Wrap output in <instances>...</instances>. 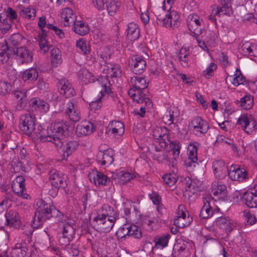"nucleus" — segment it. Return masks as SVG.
I'll return each instance as SVG.
<instances>
[{
    "label": "nucleus",
    "mask_w": 257,
    "mask_h": 257,
    "mask_svg": "<svg viewBox=\"0 0 257 257\" xmlns=\"http://www.w3.org/2000/svg\"><path fill=\"white\" fill-rule=\"evenodd\" d=\"M36 206L37 208L32 225L35 228L40 227L44 221L50 219L53 216H56L59 220L60 219L59 214H63L51 204L46 203L41 199H39L36 201Z\"/></svg>",
    "instance_id": "obj_1"
},
{
    "label": "nucleus",
    "mask_w": 257,
    "mask_h": 257,
    "mask_svg": "<svg viewBox=\"0 0 257 257\" xmlns=\"http://www.w3.org/2000/svg\"><path fill=\"white\" fill-rule=\"evenodd\" d=\"M58 220L62 224L61 231L58 234L59 243L62 246H66L72 240L75 234L73 220L64 214H59Z\"/></svg>",
    "instance_id": "obj_2"
},
{
    "label": "nucleus",
    "mask_w": 257,
    "mask_h": 257,
    "mask_svg": "<svg viewBox=\"0 0 257 257\" xmlns=\"http://www.w3.org/2000/svg\"><path fill=\"white\" fill-rule=\"evenodd\" d=\"M69 125L68 123L63 120H57L52 122L50 127V131L51 134L46 135H41L40 139L42 142H52L54 144V139H59L63 140L64 138L67 135Z\"/></svg>",
    "instance_id": "obj_3"
},
{
    "label": "nucleus",
    "mask_w": 257,
    "mask_h": 257,
    "mask_svg": "<svg viewBox=\"0 0 257 257\" xmlns=\"http://www.w3.org/2000/svg\"><path fill=\"white\" fill-rule=\"evenodd\" d=\"M54 140V145L58 152L62 154L63 160H66L69 156L72 155L78 148L79 143L75 140L69 141L64 143L63 140L56 139Z\"/></svg>",
    "instance_id": "obj_4"
},
{
    "label": "nucleus",
    "mask_w": 257,
    "mask_h": 257,
    "mask_svg": "<svg viewBox=\"0 0 257 257\" xmlns=\"http://www.w3.org/2000/svg\"><path fill=\"white\" fill-rule=\"evenodd\" d=\"M179 15L174 11H170L168 14L159 15L157 17L156 22L158 25L166 28H177L180 24Z\"/></svg>",
    "instance_id": "obj_5"
},
{
    "label": "nucleus",
    "mask_w": 257,
    "mask_h": 257,
    "mask_svg": "<svg viewBox=\"0 0 257 257\" xmlns=\"http://www.w3.org/2000/svg\"><path fill=\"white\" fill-rule=\"evenodd\" d=\"M96 84L100 85L101 89L100 91L101 96L94 101L89 103V106L91 110H97L101 106V99L105 94H109L111 92L110 87V83L106 76H101L95 82Z\"/></svg>",
    "instance_id": "obj_6"
},
{
    "label": "nucleus",
    "mask_w": 257,
    "mask_h": 257,
    "mask_svg": "<svg viewBox=\"0 0 257 257\" xmlns=\"http://www.w3.org/2000/svg\"><path fill=\"white\" fill-rule=\"evenodd\" d=\"M228 175L231 180L240 183L247 181L250 177L247 168L237 165H232L229 167Z\"/></svg>",
    "instance_id": "obj_7"
},
{
    "label": "nucleus",
    "mask_w": 257,
    "mask_h": 257,
    "mask_svg": "<svg viewBox=\"0 0 257 257\" xmlns=\"http://www.w3.org/2000/svg\"><path fill=\"white\" fill-rule=\"evenodd\" d=\"M188 128L197 136L206 134L209 128L207 122L200 116L193 117L188 123Z\"/></svg>",
    "instance_id": "obj_8"
},
{
    "label": "nucleus",
    "mask_w": 257,
    "mask_h": 257,
    "mask_svg": "<svg viewBox=\"0 0 257 257\" xmlns=\"http://www.w3.org/2000/svg\"><path fill=\"white\" fill-rule=\"evenodd\" d=\"M203 19L197 14L189 15L187 18V25L193 36H199L202 33Z\"/></svg>",
    "instance_id": "obj_9"
},
{
    "label": "nucleus",
    "mask_w": 257,
    "mask_h": 257,
    "mask_svg": "<svg viewBox=\"0 0 257 257\" xmlns=\"http://www.w3.org/2000/svg\"><path fill=\"white\" fill-rule=\"evenodd\" d=\"M117 218V214H113L110 218H101L95 217L93 218L94 226L102 232H109L112 228L115 221Z\"/></svg>",
    "instance_id": "obj_10"
},
{
    "label": "nucleus",
    "mask_w": 257,
    "mask_h": 257,
    "mask_svg": "<svg viewBox=\"0 0 257 257\" xmlns=\"http://www.w3.org/2000/svg\"><path fill=\"white\" fill-rule=\"evenodd\" d=\"M67 176L63 173L53 169L49 172V180L51 185L55 188V193L60 187L65 188L67 186Z\"/></svg>",
    "instance_id": "obj_11"
},
{
    "label": "nucleus",
    "mask_w": 257,
    "mask_h": 257,
    "mask_svg": "<svg viewBox=\"0 0 257 257\" xmlns=\"http://www.w3.org/2000/svg\"><path fill=\"white\" fill-rule=\"evenodd\" d=\"M177 215L174 219V224L179 228H184L189 226L192 222V218L186 211L183 205H179L177 211Z\"/></svg>",
    "instance_id": "obj_12"
},
{
    "label": "nucleus",
    "mask_w": 257,
    "mask_h": 257,
    "mask_svg": "<svg viewBox=\"0 0 257 257\" xmlns=\"http://www.w3.org/2000/svg\"><path fill=\"white\" fill-rule=\"evenodd\" d=\"M19 127L21 131L29 136L34 132L35 128V118L29 113L21 115Z\"/></svg>",
    "instance_id": "obj_13"
},
{
    "label": "nucleus",
    "mask_w": 257,
    "mask_h": 257,
    "mask_svg": "<svg viewBox=\"0 0 257 257\" xmlns=\"http://www.w3.org/2000/svg\"><path fill=\"white\" fill-rule=\"evenodd\" d=\"M118 238H122L126 236H132L136 238L140 239L142 236L141 229L135 225H124L120 228L116 233Z\"/></svg>",
    "instance_id": "obj_14"
},
{
    "label": "nucleus",
    "mask_w": 257,
    "mask_h": 257,
    "mask_svg": "<svg viewBox=\"0 0 257 257\" xmlns=\"http://www.w3.org/2000/svg\"><path fill=\"white\" fill-rule=\"evenodd\" d=\"M103 146L104 145H101L99 147L96 159L101 165L109 166L114 161V152L112 149H103Z\"/></svg>",
    "instance_id": "obj_15"
},
{
    "label": "nucleus",
    "mask_w": 257,
    "mask_h": 257,
    "mask_svg": "<svg viewBox=\"0 0 257 257\" xmlns=\"http://www.w3.org/2000/svg\"><path fill=\"white\" fill-rule=\"evenodd\" d=\"M237 123L248 134H251L257 130L256 122L252 117L248 114L241 115L237 120Z\"/></svg>",
    "instance_id": "obj_16"
},
{
    "label": "nucleus",
    "mask_w": 257,
    "mask_h": 257,
    "mask_svg": "<svg viewBox=\"0 0 257 257\" xmlns=\"http://www.w3.org/2000/svg\"><path fill=\"white\" fill-rule=\"evenodd\" d=\"M12 188L15 193L23 199H30L31 198L30 195L26 193L25 178L23 176L17 177L13 182Z\"/></svg>",
    "instance_id": "obj_17"
},
{
    "label": "nucleus",
    "mask_w": 257,
    "mask_h": 257,
    "mask_svg": "<svg viewBox=\"0 0 257 257\" xmlns=\"http://www.w3.org/2000/svg\"><path fill=\"white\" fill-rule=\"evenodd\" d=\"M211 192L215 199L225 201L227 198L226 186L219 181H214L212 183Z\"/></svg>",
    "instance_id": "obj_18"
},
{
    "label": "nucleus",
    "mask_w": 257,
    "mask_h": 257,
    "mask_svg": "<svg viewBox=\"0 0 257 257\" xmlns=\"http://www.w3.org/2000/svg\"><path fill=\"white\" fill-rule=\"evenodd\" d=\"M88 177L90 181L96 186L107 185L110 182V179L105 175L96 170H92L89 172Z\"/></svg>",
    "instance_id": "obj_19"
},
{
    "label": "nucleus",
    "mask_w": 257,
    "mask_h": 257,
    "mask_svg": "<svg viewBox=\"0 0 257 257\" xmlns=\"http://www.w3.org/2000/svg\"><path fill=\"white\" fill-rule=\"evenodd\" d=\"M15 53L16 59L20 64H27L33 60L32 52L26 47H21L17 48Z\"/></svg>",
    "instance_id": "obj_20"
},
{
    "label": "nucleus",
    "mask_w": 257,
    "mask_h": 257,
    "mask_svg": "<svg viewBox=\"0 0 257 257\" xmlns=\"http://www.w3.org/2000/svg\"><path fill=\"white\" fill-rule=\"evenodd\" d=\"M188 159L184 161L187 167L190 168L195 167L197 165V147L196 143L190 144L188 147Z\"/></svg>",
    "instance_id": "obj_21"
},
{
    "label": "nucleus",
    "mask_w": 257,
    "mask_h": 257,
    "mask_svg": "<svg viewBox=\"0 0 257 257\" xmlns=\"http://www.w3.org/2000/svg\"><path fill=\"white\" fill-rule=\"evenodd\" d=\"M133 72L136 74H142L146 68V62L142 56H133L129 62Z\"/></svg>",
    "instance_id": "obj_22"
},
{
    "label": "nucleus",
    "mask_w": 257,
    "mask_h": 257,
    "mask_svg": "<svg viewBox=\"0 0 257 257\" xmlns=\"http://www.w3.org/2000/svg\"><path fill=\"white\" fill-rule=\"evenodd\" d=\"M216 225L226 232H230L236 226V223L227 216H221L216 219Z\"/></svg>",
    "instance_id": "obj_23"
},
{
    "label": "nucleus",
    "mask_w": 257,
    "mask_h": 257,
    "mask_svg": "<svg viewBox=\"0 0 257 257\" xmlns=\"http://www.w3.org/2000/svg\"><path fill=\"white\" fill-rule=\"evenodd\" d=\"M57 88L60 93L65 95L66 97L73 96L75 94L74 88L67 79H62L59 80Z\"/></svg>",
    "instance_id": "obj_24"
},
{
    "label": "nucleus",
    "mask_w": 257,
    "mask_h": 257,
    "mask_svg": "<svg viewBox=\"0 0 257 257\" xmlns=\"http://www.w3.org/2000/svg\"><path fill=\"white\" fill-rule=\"evenodd\" d=\"M124 132L123 124L120 121H111L106 130V133L112 135L115 138L122 136Z\"/></svg>",
    "instance_id": "obj_25"
},
{
    "label": "nucleus",
    "mask_w": 257,
    "mask_h": 257,
    "mask_svg": "<svg viewBox=\"0 0 257 257\" xmlns=\"http://www.w3.org/2000/svg\"><path fill=\"white\" fill-rule=\"evenodd\" d=\"M95 130L93 123L89 121L81 122L76 127V133L78 136H87Z\"/></svg>",
    "instance_id": "obj_26"
},
{
    "label": "nucleus",
    "mask_w": 257,
    "mask_h": 257,
    "mask_svg": "<svg viewBox=\"0 0 257 257\" xmlns=\"http://www.w3.org/2000/svg\"><path fill=\"white\" fill-rule=\"evenodd\" d=\"M66 112L70 119L74 122L78 121L80 119V112L73 100L67 103Z\"/></svg>",
    "instance_id": "obj_27"
},
{
    "label": "nucleus",
    "mask_w": 257,
    "mask_h": 257,
    "mask_svg": "<svg viewBox=\"0 0 257 257\" xmlns=\"http://www.w3.org/2000/svg\"><path fill=\"white\" fill-rule=\"evenodd\" d=\"M30 105L33 110L46 113L49 109L50 105L46 101L38 97L33 98L30 101Z\"/></svg>",
    "instance_id": "obj_28"
},
{
    "label": "nucleus",
    "mask_w": 257,
    "mask_h": 257,
    "mask_svg": "<svg viewBox=\"0 0 257 257\" xmlns=\"http://www.w3.org/2000/svg\"><path fill=\"white\" fill-rule=\"evenodd\" d=\"M61 20L65 26L73 24L76 21V16L72 9L69 8L64 9L60 14Z\"/></svg>",
    "instance_id": "obj_29"
},
{
    "label": "nucleus",
    "mask_w": 257,
    "mask_h": 257,
    "mask_svg": "<svg viewBox=\"0 0 257 257\" xmlns=\"http://www.w3.org/2000/svg\"><path fill=\"white\" fill-rule=\"evenodd\" d=\"M211 197L207 196L203 198V205L201 209L199 216L203 219H208L213 215V210L210 204Z\"/></svg>",
    "instance_id": "obj_30"
},
{
    "label": "nucleus",
    "mask_w": 257,
    "mask_h": 257,
    "mask_svg": "<svg viewBox=\"0 0 257 257\" xmlns=\"http://www.w3.org/2000/svg\"><path fill=\"white\" fill-rule=\"evenodd\" d=\"M129 96L135 101L139 103H143L145 101L148 105L151 104V102L148 98H145L144 94L142 92V90L135 89L131 88L128 91Z\"/></svg>",
    "instance_id": "obj_31"
},
{
    "label": "nucleus",
    "mask_w": 257,
    "mask_h": 257,
    "mask_svg": "<svg viewBox=\"0 0 257 257\" xmlns=\"http://www.w3.org/2000/svg\"><path fill=\"white\" fill-rule=\"evenodd\" d=\"M153 136L156 142H170L168 130L166 127H157L153 132Z\"/></svg>",
    "instance_id": "obj_32"
},
{
    "label": "nucleus",
    "mask_w": 257,
    "mask_h": 257,
    "mask_svg": "<svg viewBox=\"0 0 257 257\" xmlns=\"http://www.w3.org/2000/svg\"><path fill=\"white\" fill-rule=\"evenodd\" d=\"M242 54L251 56L257 57V45L246 41L243 43L239 48Z\"/></svg>",
    "instance_id": "obj_33"
},
{
    "label": "nucleus",
    "mask_w": 257,
    "mask_h": 257,
    "mask_svg": "<svg viewBox=\"0 0 257 257\" xmlns=\"http://www.w3.org/2000/svg\"><path fill=\"white\" fill-rule=\"evenodd\" d=\"M131 83L133 87L131 88L143 90L148 86V82L145 77L141 76H135L131 79Z\"/></svg>",
    "instance_id": "obj_34"
},
{
    "label": "nucleus",
    "mask_w": 257,
    "mask_h": 257,
    "mask_svg": "<svg viewBox=\"0 0 257 257\" xmlns=\"http://www.w3.org/2000/svg\"><path fill=\"white\" fill-rule=\"evenodd\" d=\"M8 224L17 227L20 223V219L18 212L14 210H10L5 215Z\"/></svg>",
    "instance_id": "obj_35"
},
{
    "label": "nucleus",
    "mask_w": 257,
    "mask_h": 257,
    "mask_svg": "<svg viewBox=\"0 0 257 257\" xmlns=\"http://www.w3.org/2000/svg\"><path fill=\"white\" fill-rule=\"evenodd\" d=\"M242 198L247 207L249 208L257 207V196L250 191L245 192L243 194Z\"/></svg>",
    "instance_id": "obj_36"
},
{
    "label": "nucleus",
    "mask_w": 257,
    "mask_h": 257,
    "mask_svg": "<svg viewBox=\"0 0 257 257\" xmlns=\"http://www.w3.org/2000/svg\"><path fill=\"white\" fill-rule=\"evenodd\" d=\"M140 36V30L138 25L134 23H130L127 25V37L132 41L137 40Z\"/></svg>",
    "instance_id": "obj_37"
},
{
    "label": "nucleus",
    "mask_w": 257,
    "mask_h": 257,
    "mask_svg": "<svg viewBox=\"0 0 257 257\" xmlns=\"http://www.w3.org/2000/svg\"><path fill=\"white\" fill-rule=\"evenodd\" d=\"M13 94L18 101L17 109L22 108L26 102V91L25 89L15 90Z\"/></svg>",
    "instance_id": "obj_38"
},
{
    "label": "nucleus",
    "mask_w": 257,
    "mask_h": 257,
    "mask_svg": "<svg viewBox=\"0 0 257 257\" xmlns=\"http://www.w3.org/2000/svg\"><path fill=\"white\" fill-rule=\"evenodd\" d=\"M51 62L53 67H57L62 62L61 52L58 48H53L51 50Z\"/></svg>",
    "instance_id": "obj_39"
},
{
    "label": "nucleus",
    "mask_w": 257,
    "mask_h": 257,
    "mask_svg": "<svg viewBox=\"0 0 257 257\" xmlns=\"http://www.w3.org/2000/svg\"><path fill=\"white\" fill-rule=\"evenodd\" d=\"M168 153L167 152L162 151L161 152L152 153V157L153 159L159 163H163L165 162L169 163V165L171 163L173 164V161L168 157Z\"/></svg>",
    "instance_id": "obj_40"
},
{
    "label": "nucleus",
    "mask_w": 257,
    "mask_h": 257,
    "mask_svg": "<svg viewBox=\"0 0 257 257\" xmlns=\"http://www.w3.org/2000/svg\"><path fill=\"white\" fill-rule=\"evenodd\" d=\"M106 69L107 75L105 76L107 78L108 77H120L121 75V70L119 65L110 64L107 66ZM105 70V69H104ZM108 79V78H107Z\"/></svg>",
    "instance_id": "obj_41"
},
{
    "label": "nucleus",
    "mask_w": 257,
    "mask_h": 257,
    "mask_svg": "<svg viewBox=\"0 0 257 257\" xmlns=\"http://www.w3.org/2000/svg\"><path fill=\"white\" fill-rule=\"evenodd\" d=\"M38 77V72L36 69L31 68L23 72L22 79L24 81L33 82L36 81Z\"/></svg>",
    "instance_id": "obj_42"
},
{
    "label": "nucleus",
    "mask_w": 257,
    "mask_h": 257,
    "mask_svg": "<svg viewBox=\"0 0 257 257\" xmlns=\"http://www.w3.org/2000/svg\"><path fill=\"white\" fill-rule=\"evenodd\" d=\"M189 49L187 47H182L178 53V59L181 65L184 67H187L189 66L188 60Z\"/></svg>",
    "instance_id": "obj_43"
},
{
    "label": "nucleus",
    "mask_w": 257,
    "mask_h": 257,
    "mask_svg": "<svg viewBox=\"0 0 257 257\" xmlns=\"http://www.w3.org/2000/svg\"><path fill=\"white\" fill-rule=\"evenodd\" d=\"M113 214V209L112 207L107 204H104L99 210L96 217H99L101 218H110L112 216Z\"/></svg>",
    "instance_id": "obj_44"
},
{
    "label": "nucleus",
    "mask_w": 257,
    "mask_h": 257,
    "mask_svg": "<svg viewBox=\"0 0 257 257\" xmlns=\"http://www.w3.org/2000/svg\"><path fill=\"white\" fill-rule=\"evenodd\" d=\"M169 234H163L161 236H156L154 238L155 247L157 248L163 249L168 245L169 239H170Z\"/></svg>",
    "instance_id": "obj_45"
},
{
    "label": "nucleus",
    "mask_w": 257,
    "mask_h": 257,
    "mask_svg": "<svg viewBox=\"0 0 257 257\" xmlns=\"http://www.w3.org/2000/svg\"><path fill=\"white\" fill-rule=\"evenodd\" d=\"M180 115V111L177 107H170L168 110V114L166 115L168 118V123L170 125L174 123L175 120H177Z\"/></svg>",
    "instance_id": "obj_46"
},
{
    "label": "nucleus",
    "mask_w": 257,
    "mask_h": 257,
    "mask_svg": "<svg viewBox=\"0 0 257 257\" xmlns=\"http://www.w3.org/2000/svg\"><path fill=\"white\" fill-rule=\"evenodd\" d=\"M27 248L26 244L23 241L16 244L13 249V254H16L18 257H24L26 255Z\"/></svg>",
    "instance_id": "obj_47"
},
{
    "label": "nucleus",
    "mask_w": 257,
    "mask_h": 257,
    "mask_svg": "<svg viewBox=\"0 0 257 257\" xmlns=\"http://www.w3.org/2000/svg\"><path fill=\"white\" fill-rule=\"evenodd\" d=\"M73 29L75 33L81 36L87 34L89 31L88 25L82 21L76 22Z\"/></svg>",
    "instance_id": "obj_48"
},
{
    "label": "nucleus",
    "mask_w": 257,
    "mask_h": 257,
    "mask_svg": "<svg viewBox=\"0 0 257 257\" xmlns=\"http://www.w3.org/2000/svg\"><path fill=\"white\" fill-rule=\"evenodd\" d=\"M21 15L24 18L29 20H34L36 17V10L31 6L27 8L22 7L20 10Z\"/></svg>",
    "instance_id": "obj_49"
},
{
    "label": "nucleus",
    "mask_w": 257,
    "mask_h": 257,
    "mask_svg": "<svg viewBox=\"0 0 257 257\" xmlns=\"http://www.w3.org/2000/svg\"><path fill=\"white\" fill-rule=\"evenodd\" d=\"M222 7L218 8L216 5L213 6L214 7L213 13L218 14V16L223 15H228L231 10V4L223 3L221 4Z\"/></svg>",
    "instance_id": "obj_50"
},
{
    "label": "nucleus",
    "mask_w": 257,
    "mask_h": 257,
    "mask_svg": "<svg viewBox=\"0 0 257 257\" xmlns=\"http://www.w3.org/2000/svg\"><path fill=\"white\" fill-rule=\"evenodd\" d=\"M12 22L8 18L4 13L0 14V30L2 32L10 30Z\"/></svg>",
    "instance_id": "obj_51"
},
{
    "label": "nucleus",
    "mask_w": 257,
    "mask_h": 257,
    "mask_svg": "<svg viewBox=\"0 0 257 257\" xmlns=\"http://www.w3.org/2000/svg\"><path fill=\"white\" fill-rule=\"evenodd\" d=\"M93 74L87 69H82L78 73L79 78L83 82L86 83L93 82Z\"/></svg>",
    "instance_id": "obj_52"
},
{
    "label": "nucleus",
    "mask_w": 257,
    "mask_h": 257,
    "mask_svg": "<svg viewBox=\"0 0 257 257\" xmlns=\"http://www.w3.org/2000/svg\"><path fill=\"white\" fill-rule=\"evenodd\" d=\"M240 103L243 109H250L253 105V96L250 94H247L240 99Z\"/></svg>",
    "instance_id": "obj_53"
},
{
    "label": "nucleus",
    "mask_w": 257,
    "mask_h": 257,
    "mask_svg": "<svg viewBox=\"0 0 257 257\" xmlns=\"http://www.w3.org/2000/svg\"><path fill=\"white\" fill-rule=\"evenodd\" d=\"M121 7V3L115 1H111L106 5L107 11L109 15L113 16L119 10Z\"/></svg>",
    "instance_id": "obj_54"
},
{
    "label": "nucleus",
    "mask_w": 257,
    "mask_h": 257,
    "mask_svg": "<svg viewBox=\"0 0 257 257\" xmlns=\"http://www.w3.org/2000/svg\"><path fill=\"white\" fill-rule=\"evenodd\" d=\"M170 142V147L171 149V151L173 152V158L171 159V160L173 161H175L177 158L179 157L180 153L181 150V145L179 142L178 141H171Z\"/></svg>",
    "instance_id": "obj_55"
},
{
    "label": "nucleus",
    "mask_w": 257,
    "mask_h": 257,
    "mask_svg": "<svg viewBox=\"0 0 257 257\" xmlns=\"http://www.w3.org/2000/svg\"><path fill=\"white\" fill-rule=\"evenodd\" d=\"M225 164L223 161L221 160L216 161L212 164V168L214 174L216 178L220 179V173L225 168Z\"/></svg>",
    "instance_id": "obj_56"
},
{
    "label": "nucleus",
    "mask_w": 257,
    "mask_h": 257,
    "mask_svg": "<svg viewBox=\"0 0 257 257\" xmlns=\"http://www.w3.org/2000/svg\"><path fill=\"white\" fill-rule=\"evenodd\" d=\"M243 213V216L244 217L245 226H251L256 222L257 219L254 214L246 210L244 211Z\"/></svg>",
    "instance_id": "obj_57"
},
{
    "label": "nucleus",
    "mask_w": 257,
    "mask_h": 257,
    "mask_svg": "<svg viewBox=\"0 0 257 257\" xmlns=\"http://www.w3.org/2000/svg\"><path fill=\"white\" fill-rule=\"evenodd\" d=\"M117 176L119 183L121 184H123L125 183L130 181L135 177L134 174L124 171L120 172L118 174Z\"/></svg>",
    "instance_id": "obj_58"
},
{
    "label": "nucleus",
    "mask_w": 257,
    "mask_h": 257,
    "mask_svg": "<svg viewBox=\"0 0 257 257\" xmlns=\"http://www.w3.org/2000/svg\"><path fill=\"white\" fill-rule=\"evenodd\" d=\"M244 82L245 79L240 70L237 68L232 80V84L235 86H238L240 84H243Z\"/></svg>",
    "instance_id": "obj_59"
},
{
    "label": "nucleus",
    "mask_w": 257,
    "mask_h": 257,
    "mask_svg": "<svg viewBox=\"0 0 257 257\" xmlns=\"http://www.w3.org/2000/svg\"><path fill=\"white\" fill-rule=\"evenodd\" d=\"M164 182L169 186H173L176 183L177 178L175 174H166L162 177Z\"/></svg>",
    "instance_id": "obj_60"
},
{
    "label": "nucleus",
    "mask_w": 257,
    "mask_h": 257,
    "mask_svg": "<svg viewBox=\"0 0 257 257\" xmlns=\"http://www.w3.org/2000/svg\"><path fill=\"white\" fill-rule=\"evenodd\" d=\"M77 47L84 54H87L90 52V47L87 42L84 39L81 38L76 42Z\"/></svg>",
    "instance_id": "obj_61"
},
{
    "label": "nucleus",
    "mask_w": 257,
    "mask_h": 257,
    "mask_svg": "<svg viewBox=\"0 0 257 257\" xmlns=\"http://www.w3.org/2000/svg\"><path fill=\"white\" fill-rule=\"evenodd\" d=\"M24 40V37L20 34L16 33L12 35L9 39V43L13 46H18L21 44Z\"/></svg>",
    "instance_id": "obj_62"
},
{
    "label": "nucleus",
    "mask_w": 257,
    "mask_h": 257,
    "mask_svg": "<svg viewBox=\"0 0 257 257\" xmlns=\"http://www.w3.org/2000/svg\"><path fill=\"white\" fill-rule=\"evenodd\" d=\"M217 68V65L214 63H211L210 65L206 68V70L203 71V75L207 78L211 77L214 71Z\"/></svg>",
    "instance_id": "obj_63"
},
{
    "label": "nucleus",
    "mask_w": 257,
    "mask_h": 257,
    "mask_svg": "<svg viewBox=\"0 0 257 257\" xmlns=\"http://www.w3.org/2000/svg\"><path fill=\"white\" fill-rule=\"evenodd\" d=\"M66 251L72 256H77L79 253L78 246L75 244H70L64 246Z\"/></svg>",
    "instance_id": "obj_64"
}]
</instances>
